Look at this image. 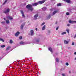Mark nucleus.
I'll list each match as a JSON object with an SVG mask.
<instances>
[{"instance_id": "nucleus-24", "label": "nucleus", "mask_w": 76, "mask_h": 76, "mask_svg": "<svg viewBox=\"0 0 76 76\" xmlns=\"http://www.w3.org/2000/svg\"><path fill=\"white\" fill-rule=\"evenodd\" d=\"M7 2V0H6L5 1H4V3L3 4V5H4V4H5Z\"/></svg>"}, {"instance_id": "nucleus-19", "label": "nucleus", "mask_w": 76, "mask_h": 76, "mask_svg": "<svg viewBox=\"0 0 76 76\" xmlns=\"http://www.w3.org/2000/svg\"><path fill=\"white\" fill-rule=\"evenodd\" d=\"M42 9L43 11H45V10H47V7H43L42 8Z\"/></svg>"}, {"instance_id": "nucleus-39", "label": "nucleus", "mask_w": 76, "mask_h": 76, "mask_svg": "<svg viewBox=\"0 0 76 76\" xmlns=\"http://www.w3.org/2000/svg\"><path fill=\"white\" fill-rule=\"evenodd\" d=\"M58 27L56 28V30H58Z\"/></svg>"}, {"instance_id": "nucleus-30", "label": "nucleus", "mask_w": 76, "mask_h": 76, "mask_svg": "<svg viewBox=\"0 0 76 76\" xmlns=\"http://www.w3.org/2000/svg\"><path fill=\"white\" fill-rule=\"evenodd\" d=\"M69 15H70V14L68 12H67L66 13V15H67V16Z\"/></svg>"}, {"instance_id": "nucleus-43", "label": "nucleus", "mask_w": 76, "mask_h": 76, "mask_svg": "<svg viewBox=\"0 0 76 76\" xmlns=\"http://www.w3.org/2000/svg\"><path fill=\"white\" fill-rule=\"evenodd\" d=\"M4 20H6V18H4Z\"/></svg>"}, {"instance_id": "nucleus-45", "label": "nucleus", "mask_w": 76, "mask_h": 76, "mask_svg": "<svg viewBox=\"0 0 76 76\" xmlns=\"http://www.w3.org/2000/svg\"><path fill=\"white\" fill-rule=\"evenodd\" d=\"M73 9H74V10H76V7H75V8H73Z\"/></svg>"}, {"instance_id": "nucleus-35", "label": "nucleus", "mask_w": 76, "mask_h": 76, "mask_svg": "<svg viewBox=\"0 0 76 76\" xmlns=\"http://www.w3.org/2000/svg\"><path fill=\"white\" fill-rule=\"evenodd\" d=\"M44 24H45V23H42V24H41V26H42V25H44Z\"/></svg>"}, {"instance_id": "nucleus-44", "label": "nucleus", "mask_w": 76, "mask_h": 76, "mask_svg": "<svg viewBox=\"0 0 76 76\" xmlns=\"http://www.w3.org/2000/svg\"><path fill=\"white\" fill-rule=\"evenodd\" d=\"M57 23H58L57 21L56 22V24H57Z\"/></svg>"}, {"instance_id": "nucleus-41", "label": "nucleus", "mask_w": 76, "mask_h": 76, "mask_svg": "<svg viewBox=\"0 0 76 76\" xmlns=\"http://www.w3.org/2000/svg\"><path fill=\"white\" fill-rule=\"evenodd\" d=\"M54 1H51V2H53V3H54Z\"/></svg>"}, {"instance_id": "nucleus-31", "label": "nucleus", "mask_w": 76, "mask_h": 76, "mask_svg": "<svg viewBox=\"0 0 76 76\" xmlns=\"http://www.w3.org/2000/svg\"><path fill=\"white\" fill-rule=\"evenodd\" d=\"M66 34V32H64L62 33V35H64V34Z\"/></svg>"}, {"instance_id": "nucleus-34", "label": "nucleus", "mask_w": 76, "mask_h": 76, "mask_svg": "<svg viewBox=\"0 0 76 76\" xmlns=\"http://www.w3.org/2000/svg\"><path fill=\"white\" fill-rule=\"evenodd\" d=\"M66 66H69V63L67 62L66 63Z\"/></svg>"}, {"instance_id": "nucleus-51", "label": "nucleus", "mask_w": 76, "mask_h": 76, "mask_svg": "<svg viewBox=\"0 0 76 76\" xmlns=\"http://www.w3.org/2000/svg\"><path fill=\"white\" fill-rule=\"evenodd\" d=\"M36 68H37V67H36Z\"/></svg>"}, {"instance_id": "nucleus-26", "label": "nucleus", "mask_w": 76, "mask_h": 76, "mask_svg": "<svg viewBox=\"0 0 76 76\" xmlns=\"http://www.w3.org/2000/svg\"><path fill=\"white\" fill-rule=\"evenodd\" d=\"M1 48H4L5 47V45H2L1 46Z\"/></svg>"}, {"instance_id": "nucleus-37", "label": "nucleus", "mask_w": 76, "mask_h": 76, "mask_svg": "<svg viewBox=\"0 0 76 76\" xmlns=\"http://www.w3.org/2000/svg\"><path fill=\"white\" fill-rule=\"evenodd\" d=\"M75 45V44H74V42H72V45Z\"/></svg>"}, {"instance_id": "nucleus-53", "label": "nucleus", "mask_w": 76, "mask_h": 76, "mask_svg": "<svg viewBox=\"0 0 76 76\" xmlns=\"http://www.w3.org/2000/svg\"><path fill=\"white\" fill-rule=\"evenodd\" d=\"M12 68H13L12 67Z\"/></svg>"}, {"instance_id": "nucleus-11", "label": "nucleus", "mask_w": 76, "mask_h": 76, "mask_svg": "<svg viewBox=\"0 0 76 76\" xmlns=\"http://www.w3.org/2000/svg\"><path fill=\"white\" fill-rule=\"evenodd\" d=\"M47 19H50L51 18V15H48L47 17Z\"/></svg>"}, {"instance_id": "nucleus-3", "label": "nucleus", "mask_w": 76, "mask_h": 76, "mask_svg": "<svg viewBox=\"0 0 76 76\" xmlns=\"http://www.w3.org/2000/svg\"><path fill=\"white\" fill-rule=\"evenodd\" d=\"M38 14L35 15L34 17V19L35 20H36V19H38Z\"/></svg>"}, {"instance_id": "nucleus-16", "label": "nucleus", "mask_w": 76, "mask_h": 76, "mask_svg": "<svg viewBox=\"0 0 76 76\" xmlns=\"http://www.w3.org/2000/svg\"><path fill=\"white\" fill-rule=\"evenodd\" d=\"M30 33H31V35H33V34H34V31L32 30H31L30 31Z\"/></svg>"}, {"instance_id": "nucleus-21", "label": "nucleus", "mask_w": 76, "mask_h": 76, "mask_svg": "<svg viewBox=\"0 0 76 76\" xmlns=\"http://www.w3.org/2000/svg\"><path fill=\"white\" fill-rule=\"evenodd\" d=\"M45 25L42 28V31H44V30H45Z\"/></svg>"}, {"instance_id": "nucleus-8", "label": "nucleus", "mask_w": 76, "mask_h": 76, "mask_svg": "<svg viewBox=\"0 0 76 76\" xmlns=\"http://www.w3.org/2000/svg\"><path fill=\"white\" fill-rule=\"evenodd\" d=\"M7 18L8 19H10V20H12L13 19V18L11 17V16H7Z\"/></svg>"}, {"instance_id": "nucleus-25", "label": "nucleus", "mask_w": 76, "mask_h": 76, "mask_svg": "<svg viewBox=\"0 0 76 76\" xmlns=\"http://www.w3.org/2000/svg\"><path fill=\"white\" fill-rule=\"evenodd\" d=\"M61 3H59L58 4H57V6H61Z\"/></svg>"}, {"instance_id": "nucleus-47", "label": "nucleus", "mask_w": 76, "mask_h": 76, "mask_svg": "<svg viewBox=\"0 0 76 76\" xmlns=\"http://www.w3.org/2000/svg\"><path fill=\"white\" fill-rule=\"evenodd\" d=\"M75 60H76V57H75Z\"/></svg>"}, {"instance_id": "nucleus-6", "label": "nucleus", "mask_w": 76, "mask_h": 76, "mask_svg": "<svg viewBox=\"0 0 76 76\" xmlns=\"http://www.w3.org/2000/svg\"><path fill=\"white\" fill-rule=\"evenodd\" d=\"M20 45H25V44H26V43L23 42H20Z\"/></svg>"}, {"instance_id": "nucleus-10", "label": "nucleus", "mask_w": 76, "mask_h": 76, "mask_svg": "<svg viewBox=\"0 0 76 76\" xmlns=\"http://www.w3.org/2000/svg\"><path fill=\"white\" fill-rule=\"evenodd\" d=\"M20 12L22 14V16L23 18H25V15H24V14L23 13V11L21 10Z\"/></svg>"}, {"instance_id": "nucleus-20", "label": "nucleus", "mask_w": 76, "mask_h": 76, "mask_svg": "<svg viewBox=\"0 0 76 76\" xmlns=\"http://www.w3.org/2000/svg\"><path fill=\"white\" fill-rule=\"evenodd\" d=\"M10 48V46H8V47L6 49V51H8L9 50V49Z\"/></svg>"}, {"instance_id": "nucleus-29", "label": "nucleus", "mask_w": 76, "mask_h": 76, "mask_svg": "<svg viewBox=\"0 0 76 76\" xmlns=\"http://www.w3.org/2000/svg\"><path fill=\"white\" fill-rule=\"evenodd\" d=\"M0 41H2L3 42H4V40H3V39L1 38H0Z\"/></svg>"}, {"instance_id": "nucleus-49", "label": "nucleus", "mask_w": 76, "mask_h": 76, "mask_svg": "<svg viewBox=\"0 0 76 76\" xmlns=\"http://www.w3.org/2000/svg\"><path fill=\"white\" fill-rule=\"evenodd\" d=\"M48 32H50V30H49V31H48Z\"/></svg>"}, {"instance_id": "nucleus-23", "label": "nucleus", "mask_w": 76, "mask_h": 76, "mask_svg": "<svg viewBox=\"0 0 76 76\" xmlns=\"http://www.w3.org/2000/svg\"><path fill=\"white\" fill-rule=\"evenodd\" d=\"M66 31H67V33L68 34H69V29H66Z\"/></svg>"}, {"instance_id": "nucleus-38", "label": "nucleus", "mask_w": 76, "mask_h": 76, "mask_svg": "<svg viewBox=\"0 0 76 76\" xmlns=\"http://www.w3.org/2000/svg\"><path fill=\"white\" fill-rule=\"evenodd\" d=\"M70 25L69 24H67V26H70Z\"/></svg>"}, {"instance_id": "nucleus-52", "label": "nucleus", "mask_w": 76, "mask_h": 76, "mask_svg": "<svg viewBox=\"0 0 76 76\" xmlns=\"http://www.w3.org/2000/svg\"><path fill=\"white\" fill-rule=\"evenodd\" d=\"M23 68H25V67H23Z\"/></svg>"}, {"instance_id": "nucleus-27", "label": "nucleus", "mask_w": 76, "mask_h": 76, "mask_svg": "<svg viewBox=\"0 0 76 76\" xmlns=\"http://www.w3.org/2000/svg\"><path fill=\"white\" fill-rule=\"evenodd\" d=\"M56 62H58L59 61V60H58V58H56Z\"/></svg>"}, {"instance_id": "nucleus-17", "label": "nucleus", "mask_w": 76, "mask_h": 76, "mask_svg": "<svg viewBox=\"0 0 76 76\" xmlns=\"http://www.w3.org/2000/svg\"><path fill=\"white\" fill-rule=\"evenodd\" d=\"M24 25H25V24H22L20 27L21 29H23V28Z\"/></svg>"}, {"instance_id": "nucleus-46", "label": "nucleus", "mask_w": 76, "mask_h": 76, "mask_svg": "<svg viewBox=\"0 0 76 76\" xmlns=\"http://www.w3.org/2000/svg\"><path fill=\"white\" fill-rule=\"evenodd\" d=\"M37 29H38L37 28H36V29H35V30H36V31H37Z\"/></svg>"}, {"instance_id": "nucleus-40", "label": "nucleus", "mask_w": 76, "mask_h": 76, "mask_svg": "<svg viewBox=\"0 0 76 76\" xmlns=\"http://www.w3.org/2000/svg\"><path fill=\"white\" fill-rule=\"evenodd\" d=\"M74 38H76V34H75V36L74 37Z\"/></svg>"}, {"instance_id": "nucleus-4", "label": "nucleus", "mask_w": 76, "mask_h": 76, "mask_svg": "<svg viewBox=\"0 0 76 76\" xmlns=\"http://www.w3.org/2000/svg\"><path fill=\"white\" fill-rule=\"evenodd\" d=\"M45 1V0H43L42 1H40L38 2V4H42V3H44V2Z\"/></svg>"}, {"instance_id": "nucleus-48", "label": "nucleus", "mask_w": 76, "mask_h": 76, "mask_svg": "<svg viewBox=\"0 0 76 76\" xmlns=\"http://www.w3.org/2000/svg\"><path fill=\"white\" fill-rule=\"evenodd\" d=\"M71 73V72H70V71L69 72V73Z\"/></svg>"}, {"instance_id": "nucleus-22", "label": "nucleus", "mask_w": 76, "mask_h": 76, "mask_svg": "<svg viewBox=\"0 0 76 76\" xmlns=\"http://www.w3.org/2000/svg\"><path fill=\"white\" fill-rule=\"evenodd\" d=\"M6 23L7 24H8L9 23H10L9 20H6Z\"/></svg>"}, {"instance_id": "nucleus-12", "label": "nucleus", "mask_w": 76, "mask_h": 76, "mask_svg": "<svg viewBox=\"0 0 76 76\" xmlns=\"http://www.w3.org/2000/svg\"><path fill=\"white\" fill-rule=\"evenodd\" d=\"M48 50L50 51V52H51L52 54H53V50H52V48H48Z\"/></svg>"}, {"instance_id": "nucleus-50", "label": "nucleus", "mask_w": 76, "mask_h": 76, "mask_svg": "<svg viewBox=\"0 0 76 76\" xmlns=\"http://www.w3.org/2000/svg\"><path fill=\"white\" fill-rule=\"evenodd\" d=\"M20 69L21 68L20 67V68H19V69H20Z\"/></svg>"}, {"instance_id": "nucleus-33", "label": "nucleus", "mask_w": 76, "mask_h": 76, "mask_svg": "<svg viewBox=\"0 0 76 76\" xmlns=\"http://www.w3.org/2000/svg\"><path fill=\"white\" fill-rule=\"evenodd\" d=\"M19 39H22V36H20L19 37Z\"/></svg>"}, {"instance_id": "nucleus-28", "label": "nucleus", "mask_w": 76, "mask_h": 76, "mask_svg": "<svg viewBox=\"0 0 76 76\" xmlns=\"http://www.w3.org/2000/svg\"><path fill=\"white\" fill-rule=\"evenodd\" d=\"M10 44H12L13 43V41L12 40H10Z\"/></svg>"}, {"instance_id": "nucleus-15", "label": "nucleus", "mask_w": 76, "mask_h": 76, "mask_svg": "<svg viewBox=\"0 0 76 76\" xmlns=\"http://www.w3.org/2000/svg\"><path fill=\"white\" fill-rule=\"evenodd\" d=\"M69 23H73L74 22H75V23H76V21H72V20H69Z\"/></svg>"}, {"instance_id": "nucleus-7", "label": "nucleus", "mask_w": 76, "mask_h": 76, "mask_svg": "<svg viewBox=\"0 0 76 76\" xmlns=\"http://www.w3.org/2000/svg\"><path fill=\"white\" fill-rule=\"evenodd\" d=\"M32 4L33 6H37L38 5V2L34 3L33 4Z\"/></svg>"}, {"instance_id": "nucleus-1", "label": "nucleus", "mask_w": 76, "mask_h": 76, "mask_svg": "<svg viewBox=\"0 0 76 76\" xmlns=\"http://www.w3.org/2000/svg\"><path fill=\"white\" fill-rule=\"evenodd\" d=\"M26 8L29 9L31 12L34 10V8L32 7V5L30 4H28L26 6Z\"/></svg>"}, {"instance_id": "nucleus-42", "label": "nucleus", "mask_w": 76, "mask_h": 76, "mask_svg": "<svg viewBox=\"0 0 76 76\" xmlns=\"http://www.w3.org/2000/svg\"><path fill=\"white\" fill-rule=\"evenodd\" d=\"M74 54H75V55H76V52L74 53Z\"/></svg>"}, {"instance_id": "nucleus-2", "label": "nucleus", "mask_w": 76, "mask_h": 76, "mask_svg": "<svg viewBox=\"0 0 76 76\" xmlns=\"http://www.w3.org/2000/svg\"><path fill=\"white\" fill-rule=\"evenodd\" d=\"M33 42L34 44H38V43L39 42V39H34L33 41Z\"/></svg>"}, {"instance_id": "nucleus-18", "label": "nucleus", "mask_w": 76, "mask_h": 76, "mask_svg": "<svg viewBox=\"0 0 76 76\" xmlns=\"http://www.w3.org/2000/svg\"><path fill=\"white\" fill-rule=\"evenodd\" d=\"M64 43L65 44H67L69 42H68V41H67L66 40H64Z\"/></svg>"}, {"instance_id": "nucleus-36", "label": "nucleus", "mask_w": 76, "mask_h": 76, "mask_svg": "<svg viewBox=\"0 0 76 76\" xmlns=\"http://www.w3.org/2000/svg\"><path fill=\"white\" fill-rule=\"evenodd\" d=\"M62 76H66V75H65L64 74H62Z\"/></svg>"}, {"instance_id": "nucleus-14", "label": "nucleus", "mask_w": 76, "mask_h": 76, "mask_svg": "<svg viewBox=\"0 0 76 76\" xmlns=\"http://www.w3.org/2000/svg\"><path fill=\"white\" fill-rule=\"evenodd\" d=\"M63 1H66L67 3H70V0H63Z\"/></svg>"}, {"instance_id": "nucleus-13", "label": "nucleus", "mask_w": 76, "mask_h": 76, "mask_svg": "<svg viewBox=\"0 0 76 76\" xmlns=\"http://www.w3.org/2000/svg\"><path fill=\"white\" fill-rule=\"evenodd\" d=\"M57 12L58 11L57 10H56L53 12L52 14V16H53V15H55V14H56V13H57Z\"/></svg>"}, {"instance_id": "nucleus-32", "label": "nucleus", "mask_w": 76, "mask_h": 76, "mask_svg": "<svg viewBox=\"0 0 76 76\" xmlns=\"http://www.w3.org/2000/svg\"><path fill=\"white\" fill-rule=\"evenodd\" d=\"M1 23H2V24H4V23H5V22H1Z\"/></svg>"}, {"instance_id": "nucleus-9", "label": "nucleus", "mask_w": 76, "mask_h": 76, "mask_svg": "<svg viewBox=\"0 0 76 76\" xmlns=\"http://www.w3.org/2000/svg\"><path fill=\"white\" fill-rule=\"evenodd\" d=\"M20 34L19 32H17L15 34V37H18L19 36V34Z\"/></svg>"}, {"instance_id": "nucleus-5", "label": "nucleus", "mask_w": 76, "mask_h": 76, "mask_svg": "<svg viewBox=\"0 0 76 76\" xmlns=\"http://www.w3.org/2000/svg\"><path fill=\"white\" fill-rule=\"evenodd\" d=\"M9 12H10V9H7L4 12V13H9Z\"/></svg>"}]
</instances>
